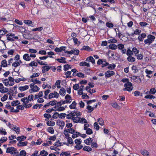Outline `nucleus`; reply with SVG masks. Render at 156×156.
<instances>
[{
    "mask_svg": "<svg viewBox=\"0 0 156 156\" xmlns=\"http://www.w3.org/2000/svg\"><path fill=\"white\" fill-rule=\"evenodd\" d=\"M59 93L60 95L65 96L66 94V90L63 87H62L60 90Z\"/></svg>",
    "mask_w": 156,
    "mask_h": 156,
    "instance_id": "9b49d317",
    "label": "nucleus"
},
{
    "mask_svg": "<svg viewBox=\"0 0 156 156\" xmlns=\"http://www.w3.org/2000/svg\"><path fill=\"white\" fill-rule=\"evenodd\" d=\"M83 50H87L88 51H90L91 48H90L88 46H83V48L82 49Z\"/></svg>",
    "mask_w": 156,
    "mask_h": 156,
    "instance_id": "5fc2aeb1",
    "label": "nucleus"
},
{
    "mask_svg": "<svg viewBox=\"0 0 156 156\" xmlns=\"http://www.w3.org/2000/svg\"><path fill=\"white\" fill-rule=\"evenodd\" d=\"M66 58L64 57H61V58H57L56 60L60 63H67L66 61H65Z\"/></svg>",
    "mask_w": 156,
    "mask_h": 156,
    "instance_id": "4468645a",
    "label": "nucleus"
},
{
    "mask_svg": "<svg viewBox=\"0 0 156 156\" xmlns=\"http://www.w3.org/2000/svg\"><path fill=\"white\" fill-rule=\"evenodd\" d=\"M3 83L5 86H7L9 84V80L7 79H5L3 80Z\"/></svg>",
    "mask_w": 156,
    "mask_h": 156,
    "instance_id": "bf43d9fd",
    "label": "nucleus"
},
{
    "mask_svg": "<svg viewBox=\"0 0 156 156\" xmlns=\"http://www.w3.org/2000/svg\"><path fill=\"white\" fill-rule=\"evenodd\" d=\"M108 66V68L110 70L113 69L116 67L114 63H112L110 65L109 64Z\"/></svg>",
    "mask_w": 156,
    "mask_h": 156,
    "instance_id": "cd10ccee",
    "label": "nucleus"
},
{
    "mask_svg": "<svg viewBox=\"0 0 156 156\" xmlns=\"http://www.w3.org/2000/svg\"><path fill=\"white\" fill-rule=\"evenodd\" d=\"M1 66L4 67L7 66V61L5 59L3 60L1 62Z\"/></svg>",
    "mask_w": 156,
    "mask_h": 156,
    "instance_id": "a878e982",
    "label": "nucleus"
},
{
    "mask_svg": "<svg viewBox=\"0 0 156 156\" xmlns=\"http://www.w3.org/2000/svg\"><path fill=\"white\" fill-rule=\"evenodd\" d=\"M66 138L67 139L68 142L69 143V144L73 145L74 144L73 140L71 137H69Z\"/></svg>",
    "mask_w": 156,
    "mask_h": 156,
    "instance_id": "a19ab883",
    "label": "nucleus"
},
{
    "mask_svg": "<svg viewBox=\"0 0 156 156\" xmlns=\"http://www.w3.org/2000/svg\"><path fill=\"white\" fill-rule=\"evenodd\" d=\"M61 144L62 143L59 142V140H58L54 143V145L58 147H60L62 145Z\"/></svg>",
    "mask_w": 156,
    "mask_h": 156,
    "instance_id": "4d7b16f0",
    "label": "nucleus"
},
{
    "mask_svg": "<svg viewBox=\"0 0 156 156\" xmlns=\"http://www.w3.org/2000/svg\"><path fill=\"white\" fill-rule=\"evenodd\" d=\"M23 58L24 60L26 61H29L31 60V58L29 55V54H24L23 55Z\"/></svg>",
    "mask_w": 156,
    "mask_h": 156,
    "instance_id": "9d476101",
    "label": "nucleus"
},
{
    "mask_svg": "<svg viewBox=\"0 0 156 156\" xmlns=\"http://www.w3.org/2000/svg\"><path fill=\"white\" fill-rule=\"evenodd\" d=\"M48 131L50 133L53 134L54 133V130L52 127H49L48 129Z\"/></svg>",
    "mask_w": 156,
    "mask_h": 156,
    "instance_id": "de8ad7c7",
    "label": "nucleus"
},
{
    "mask_svg": "<svg viewBox=\"0 0 156 156\" xmlns=\"http://www.w3.org/2000/svg\"><path fill=\"white\" fill-rule=\"evenodd\" d=\"M27 153L25 150L21 151L20 153V156H26Z\"/></svg>",
    "mask_w": 156,
    "mask_h": 156,
    "instance_id": "a18cd8bd",
    "label": "nucleus"
},
{
    "mask_svg": "<svg viewBox=\"0 0 156 156\" xmlns=\"http://www.w3.org/2000/svg\"><path fill=\"white\" fill-rule=\"evenodd\" d=\"M9 91L8 88L4 87L3 86L1 89H0V92L2 93L7 92Z\"/></svg>",
    "mask_w": 156,
    "mask_h": 156,
    "instance_id": "f3484780",
    "label": "nucleus"
},
{
    "mask_svg": "<svg viewBox=\"0 0 156 156\" xmlns=\"http://www.w3.org/2000/svg\"><path fill=\"white\" fill-rule=\"evenodd\" d=\"M48 154V153L45 150L41 151L40 154L42 156H47Z\"/></svg>",
    "mask_w": 156,
    "mask_h": 156,
    "instance_id": "c756f323",
    "label": "nucleus"
},
{
    "mask_svg": "<svg viewBox=\"0 0 156 156\" xmlns=\"http://www.w3.org/2000/svg\"><path fill=\"white\" fill-rule=\"evenodd\" d=\"M155 39V37L154 36L150 34L147 36V39L144 41V42L145 44H148L149 45H150Z\"/></svg>",
    "mask_w": 156,
    "mask_h": 156,
    "instance_id": "f257e3e1",
    "label": "nucleus"
},
{
    "mask_svg": "<svg viewBox=\"0 0 156 156\" xmlns=\"http://www.w3.org/2000/svg\"><path fill=\"white\" fill-rule=\"evenodd\" d=\"M57 101L56 100L52 101L49 102V104L51 106H54L55 105H56Z\"/></svg>",
    "mask_w": 156,
    "mask_h": 156,
    "instance_id": "603ef678",
    "label": "nucleus"
},
{
    "mask_svg": "<svg viewBox=\"0 0 156 156\" xmlns=\"http://www.w3.org/2000/svg\"><path fill=\"white\" fill-rule=\"evenodd\" d=\"M8 95L7 94H5L3 97L1 98V101H4L6 100L8 98Z\"/></svg>",
    "mask_w": 156,
    "mask_h": 156,
    "instance_id": "052dcab7",
    "label": "nucleus"
},
{
    "mask_svg": "<svg viewBox=\"0 0 156 156\" xmlns=\"http://www.w3.org/2000/svg\"><path fill=\"white\" fill-rule=\"evenodd\" d=\"M66 47L62 46L60 47L59 48L56 47L55 49V51L56 52L61 51H65Z\"/></svg>",
    "mask_w": 156,
    "mask_h": 156,
    "instance_id": "1a4fd4ad",
    "label": "nucleus"
},
{
    "mask_svg": "<svg viewBox=\"0 0 156 156\" xmlns=\"http://www.w3.org/2000/svg\"><path fill=\"white\" fill-rule=\"evenodd\" d=\"M142 154L144 156H148L149 155V153L148 151L146 150H144L142 152Z\"/></svg>",
    "mask_w": 156,
    "mask_h": 156,
    "instance_id": "ea45409f",
    "label": "nucleus"
},
{
    "mask_svg": "<svg viewBox=\"0 0 156 156\" xmlns=\"http://www.w3.org/2000/svg\"><path fill=\"white\" fill-rule=\"evenodd\" d=\"M50 90H47L44 92L45 96L44 98L45 99H48V95L50 92Z\"/></svg>",
    "mask_w": 156,
    "mask_h": 156,
    "instance_id": "c03bdc74",
    "label": "nucleus"
},
{
    "mask_svg": "<svg viewBox=\"0 0 156 156\" xmlns=\"http://www.w3.org/2000/svg\"><path fill=\"white\" fill-rule=\"evenodd\" d=\"M108 42L109 43H116L117 42V41L114 38L112 39L108 40Z\"/></svg>",
    "mask_w": 156,
    "mask_h": 156,
    "instance_id": "37998d69",
    "label": "nucleus"
},
{
    "mask_svg": "<svg viewBox=\"0 0 156 156\" xmlns=\"http://www.w3.org/2000/svg\"><path fill=\"white\" fill-rule=\"evenodd\" d=\"M145 98H155V97L151 95H147L145 96L144 97Z\"/></svg>",
    "mask_w": 156,
    "mask_h": 156,
    "instance_id": "0e129e2a",
    "label": "nucleus"
},
{
    "mask_svg": "<svg viewBox=\"0 0 156 156\" xmlns=\"http://www.w3.org/2000/svg\"><path fill=\"white\" fill-rule=\"evenodd\" d=\"M47 124L48 126H53L55 125V122L51 121H48L47 122Z\"/></svg>",
    "mask_w": 156,
    "mask_h": 156,
    "instance_id": "e433bc0d",
    "label": "nucleus"
},
{
    "mask_svg": "<svg viewBox=\"0 0 156 156\" xmlns=\"http://www.w3.org/2000/svg\"><path fill=\"white\" fill-rule=\"evenodd\" d=\"M29 86L28 85H25L24 86L20 87H19V89L21 91L26 90L29 88Z\"/></svg>",
    "mask_w": 156,
    "mask_h": 156,
    "instance_id": "ddd939ff",
    "label": "nucleus"
},
{
    "mask_svg": "<svg viewBox=\"0 0 156 156\" xmlns=\"http://www.w3.org/2000/svg\"><path fill=\"white\" fill-rule=\"evenodd\" d=\"M0 133L4 135L7 134V132L5 131V130L2 127L0 128Z\"/></svg>",
    "mask_w": 156,
    "mask_h": 156,
    "instance_id": "58836bf2",
    "label": "nucleus"
},
{
    "mask_svg": "<svg viewBox=\"0 0 156 156\" xmlns=\"http://www.w3.org/2000/svg\"><path fill=\"white\" fill-rule=\"evenodd\" d=\"M86 108L88 110V112L89 113L91 112L94 110V108H93L90 105H87Z\"/></svg>",
    "mask_w": 156,
    "mask_h": 156,
    "instance_id": "c85d7f7f",
    "label": "nucleus"
},
{
    "mask_svg": "<svg viewBox=\"0 0 156 156\" xmlns=\"http://www.w3.org/2000/svg\"><path fill=\"white\" fill-rule=\"evenodd\" d=\"M83 147V146L82 145H78L76 144V145L75 146V148H76L77 150H80Z\"/></svg>",
    "mask_w": 156,
    "mask_h": 156,
    "instance_id": "69168bd1",
    "label": "nucleus"
},
{
    "mask_svg": "<svg viewBox=\"0 0 156 156\" xmlns=\"http://www.w3.org/2000/svg\"><path fill=\"white\" fill-rule=\"evenodd\" d=\"M86 61L89 62H91L93 64L94 63L95 60L92 56H90L87 58Z\"/></svg>",
    "mask_w": 156,
    "mask_h": 156,
    "instance_id": "dca6fc26",
    "label": "nucleus"
},
{
    "mask_svg": "<svg viewBox=\"0 0 156 156\" xmlns=\"http://www.w3.org/2000/svg\"><path fill=\"white\" fill-rule=\"evenodd\" d=\"M52 66H45L42 67V73H45L48 70L52 67Z\"/></svg>",
    "mask_w": 156,
    "mask_h": 156,
    "instance_id": "39448f33",
    "label": "nucleus"
},
{
    "mask_svg": "<svg viewBox=\"0 0 156 156\" xmlns=\"http://www.w3.org/2000/svg\"><path fill=\"white\" fill-rule=\"evenodd\" d=\"M109 48L112 50H115L117 48V46L114 44H111L109 45Z\"/></svg>",
    "mask_w": 156,
    "mask_h": 156,
    "instance_id": "bb28decb",
    "label": "nucleus"
},
{
    "mask_svg": "<svg viewBox=\"0 0 156 156\" xmlns=\"http://www.w3.org/2000/svg\"><path fill=\"white\" fill-rule=\"evenodd\" d=\"M98 121L99 122V123L101 125H104V122L103 120L101 118H100L98 119Z\"/></svg>",
    "mask_w": 156,
    "mask_h": 156,
    "instance_id": "6e6d98bb",
    "label": "nucleus"
},
{
    "mask_svg": "<svg viewBox=\"0 0 156 156\" xmlns=\"http://www.w3.org/2000/svg\"><path fill=\"white\" fill-rule=\"evenodd\" d=\"M132 70L133 71L134 73H137L138 71V70L137 69V67L135 66H133L132 67Z\"/></svg>",
    "mask_w": 156,
    "mask_h": 156,
    "instance_id": "2f4dec72",
    "label": "nucleus"
},
{
    "mask_svg": "<svg viewBox=\"0 0 156 156\" xmlns=\"http://www.w3.org/2000/svg\"><path fill=\"white\" fill-rule=\"evenodd\" d=\"M82 140L81 139H76L75 140V142L76 144L80 145L81 143Z\"/></svg>",
    "mask_w": 156,
    "mask_h": 156,
    "instance_id": "79ce46f5",
    "label": "nucleus"
},
{
    "mask_svg": "<svg viewBox=\"0 0 156 156\" xmlns=\"http://www.w3.org/2000/svg\"><path fill=\"white\" fill-rule=\"evenodd\" d=\"M132 51L135 54H137L139 53V51L135 47L133 48Z\"/></svg>",
    "mask_w": 156,
    "mask_h": 156,
    "instance_id": "774afa93",
    "label": "nucleus"
},
{
    "mask_svg": "<svg viewBox=\"0 0 156 156\" xmlns=\"http://www.w3.org/2000/svg\"><path fill=\"white\" fill-rule=\"evenodd\" d=\"M146 34L145 33H142L140 35H139L138 37V39L141 41H143V39L146 37Z\"/></svg>",
    "mask_w": 156,
    "mask_h": 156,
    "instance_id": "0eeeda50",
    "label": "nucleus"
},
{
    "mask_svg": "<svg viewBox=\"0 0 156 156\" xmlns=\"http://www.w3.org/2000/svg\"><path fill=\"white\" fill-rule=\"evenodd\" d=\"M28 143L26 141L24 142H20L18 143L17 145L19 147H22L26 146L27 145Z\"/></svg>",
    "mask_w": 156,
    "mask_h": 156,
    "instance_id": "6ab92c4d",
    "label": "nucleus"
},
{
    "mask_svg": "<svg viewBox=\"0 0 156 156\" xmlns=\"http://www.w3.org/2000/svg\"><path fill=\"white\" fill-rule=\"evenodd\" d=\"M145 71L146 73L147 74V75H146V76L149 78H151V77L152 76H151L150 75L153 74V71L148 70L147 69H146L145 70Z\"/></svg>",
    "mask_w": 156,
    "mask_h": 156,
    "instance_id": "423d86ee",
    "label": "nucleus"
},
{
    "mask_svg": "<svg viewBox=\"0 0 156 156\" xmlns=\"http://www.w3.org/2000/svg\"><path fill=\"white\" fill-rule=\"evenodd\" d=\"M75 133V134H73L72 135V137L73 138H75L76 137H77L78 136H80V133L78 132H76Z\"/></svg>",
    "mask_w": 156,
    "mask_h": 156,
    "instance_id": "72a5a7b5",
    "label": "nucleus"
},
{
    "mask_svg": "<svg viewBox=\"0 0 156 156\" xmlns=\"http://www.w3.org/2000/svg\"><path fill=\"white\" fill-rule=\"evenodd\" d=\"M16 148L12 147H8L6 149V153H10L12 154V153H13V152L16 151Z\"/></svg>",
    "mask_w": 156,
    "mask_h": 156,
    "instance_id": "20e7f679",
    "label": "nucleus"
},
{
    "mask_svg": "<svg viewBox=\"0 0 156 156\" xmlns=\"http://www.w3.org/2000/svg\"><path fill=\"white\" fill-rule=\"evenodd\" d=\"M72 119L73 121L75 123H77L79 122H80V118L79 117H73Z\"/></svg>",
    "mask_w": 156,
    "mask_h": 156,
    "instance_id": "393cba45",
    "label": "nucleus"
},
{
    "mask_svg": "<svg viewBox=\"0 0 156 156\" xmlns=\"http://www.w3.org/2000/svg\"><path fill=\"white\" fill-rule=\"evenodd\" d=\"M40 90V88L38 87L37 86L35 85L32 89V91L33 92H37L39 91Z\"/></svg>",
    "mask_w": 156,
    "mask_h": 156,
    "instance_id": "c9c22d12",
    "label": "nucleus"
},
{
    "mask_svg": "<svg viewBox=\"0 0 156 156\" xmlns=\"http://www.w3.org/2000/svg\"><path fill=\"white\" fill-rule=\"evenodd\" d=\"M19 65L20 64L19 62L16 61H15L12 64V66L14 67L15 68L19 66Z\"/></svg>",
    "mask_w": 156,
    "mask_h": 156,
    "instance_id": "8fccbe9b",
    "label": "nucleus"
},
{
    "mask_svg": "<svg viewBox=\"0 0 156 156\" xmlns=\"http://www.w3.org/2000/svg\"><path fill=\"white\" fill-rule=\"evenodd\" d=\"M115 75V73L113 71L108 70L105 72V75L106 77L109 78Z\"/></svg>",
    "mask_w": 156,
    "mask_h": 156,
    "instance_id": "f03ea898",
    "label": "nucleus"
},
{
    "mask_svg": "<svg viewBox=\"0 0 156 156\" xmlns=\"http://www.w3.org/2000/svg\"><path fill=\"white\" fill-rule=\"evenodd\" d=\"M69 68H71V66L68 64H66L64 66V70L65 71L68 70Z\"/></svg>",
    "mask_w": 156,
    "mask_h": 156,
    "instance_id": "473e14b6",
    "label": "nucleus"
},
{
    "mask_svg": "<svg viewBox=\"0 0 156 156\" xmlns=\"http://www.w3.org/2000/svg\"><path fill=\"white\" fill-rule=\"evenodd\" d=\"M133 54L132 51H131L130 49H128L126 51V55L129 56H131Z\"/></svg>",
    "mask_w": 156,
    "mask_h": 156,
    "instance_id": "7c9ffc66",
    "label": "nucleus"
},
{
    "mask_svg": "<svg viewBox=\"0 0 156 156\" xmlns=\"http://www.w3.org/2000/svg\"><path fill=\"white\" fill-rule=\"evenodd\" d=\"M12 129H13L14 131H16L17 133H19L20 129L18 127L16 128V126H15L14 127H13Z\"/></svg>",
    "mask_w": 156,
    "mask_h": 156,
    "instance_id": "49530a36",
    "label": "nucleus"
},
{
    "mask_svg": "<svg viewBox=\"0 0 156 156\" xmlns=\"http://www.w3.org/2000/svg\"><path fill=\"white\" fill-rule=\"evenodd\" d=\"M20 102L18 100L14 101L11 102V105L12 106H15L20 104Z\"/></svg>",
    "mask_w": 156,
    "mask_h": 156,
    "instance_id": "2eb2a0df",
    "label": "nucleus"
},
{
    "mask_svg": "<svg viewBox=\"0 0 156 156\" xmlns=\"http://www.w3.org/2000/svg\"><path fill=\"white\" fill-rule=\"evenodd\" d=\"M42 106V104H36L33 106V108L34 109H37L38 108H40L41 107V106Z\"/></svg>",
    "mask_w": 156,
    "mask_h": 156,
    "instance_id": "09e8293b",
    "label": "nucleus"
},
{
    "mask_svg": "<svg viewBox=\"0 0 156 156\" xmlns=\"http://www.w3.org/2000/svg\"><path fill=\"white\" fill-rule=\"evenodd\" d=\"M80 66H86L87 67H90V64L89 63L85 62H82L80 63Z\"/></svg>",
    "mask_w": 156,
    "mask_h": 156,
    "instance_id": "a211bd4d",
    "label": "nucleus"
},
{
    "mask_svg": "<svg viewBox=\"0 0 156 156\" xmlns=\"http://www.w3.org/2000/svg\"><path fill=\"white\" fill-rule=\"evenodd\" d=\"M57 108H58L56 109L55 111H64L65 110V108L61 106Z\"/></svg>",
    "mask_w": 156,
    "mask_h": 156,
    "instance_id": "864d4df0",
    "label": "nucleus"
},
{
    "mask_svg": "<svg viewBox=\"0 0 156 156\" xmlns=\"http://www.w3.org/2000/svg\"><path fill=\"white\" fill-rule=\"evenodd\" d=\"M7 138L6 137H2L0 140V142L3 143L4 142L6 141L7 140Z\"/></svg>",
    "mask_w": 156,
    "mask_h": 156,
    "instance_id": "338daca9",
    "label": "nucleus"
},
{
    "mask_svg": "<svg viewBox=\"0 0 156 156\" xmlns=\"http://www.w3.org/2000/svg\"><path fill=\"white\" fill-rule=\"evenodd\" d=\"M86 130V133L87 134L90 135L93 133V131L92 130L88 128V129Z\"/></svg>",
    "mask_w": 156,
    "mask_h": 156,
    "instance_id": "3c124183",
    "label": "nucleus"
},
{
    "mask_svg": "<svg viewBox=\"0 0 156 156\" xmlns=\"http://www.w3.org/2000/svg\"><path fill=\"white\" fill-rule=\"evenodd\" d=\"M36 61L39 64L41 65H47L46 62H45L44 63H43V62L39 59H37L36 60Z\"/></svg>",
    "mask_w": 156,
    "mask_h": 156,
    "instance_id": "4c0bfd02",
    "label": "nucleus"
},
{
    "mask_svg": "<svg viewBox=\"0 0 156 156\" xmlns=\"http://www.w3.org/2000/svg\"><path fill=\"white\" fill-rule=\"evenodd\" d=\"M15 50L14 49H10L8 51V54L9 55H13L14 53L15 52Z\"/></svg>",
    "mask_w": 156,
    "mask_h": 156,
    "instance_id": "e2e57ef3",
    "label": "nucleus"
},
{
    "mask_svg": "<svg viewBox=\"0 0 156 156\" xmlns=\"http://www.w3.org/2000/svg\"><path fill=\"white\" fill-rule=\"evenodd\" d=\"M57 123L60 126L62 127V129L65 125V122L63 121H59V122H57Z\"/></svg>",
    "mask_w": 156,
    "mask_h": 156,
    "instance_id": "f704fd0d",
    "label": "nucleus"
},
{
    "mask_svg": "<svg viewBox=\"0 0 156 156\" xmlns=\"http://www.w3.org/2000/svg\"><path fill=\"white\" fill-rule=\"evenodd\" d=\"M26 138V137L24 136H18L16 138L17 140L20 142L24 140Z\"/></svg>",
    "mask_w": 156,
    "mask_h": 156,
    "instance_id": "f8f14e48",
    "label": "nucleus"
},
{
    "mask_svg": "<svg viewBox=\"0 0 156 156\" xmlns=\"http://www.w3.org/2000/svg\"><path fill=\"white\" fill-rule=\"evenodd\" d=\"M94 128L96 130H98L99 129V126L98 125V123L97 122H95L94 124Z\"/></svg>",
    "mask_w": 156,
    "mask_h": 156,
    "instance_id": "13d9d810",
    "label": "nucleus"
},
{
    "mask_svg": "<svg viewBox=\"0 0 156 156\" xmlns=\"http://www.w3.org/2000/svg\"><path fill=\"white\" fill-rule=\"evenodd\" d=\"M66 114L65 113H62L61 114H59L58 115V117L61 119H62L63 118H65Z\"/></svg>",
    "mask_w": 156,
    "mask_h": 156,
    "instance_id": "680f3d73",
    "label": "nucleus"
},
{
    "mask_svg": "<svg viewBox=\"0 0 156 156\" xmlns=\"http://www.w3.org/2000/svg\"><path fill=\"white\" fill-rule=\"evenodd\" d=\"M9 81L10 82L9 85L12 86L14 84V79L13 78L11 77H9Z\"/></svg>",
    "mask_w": 156,
    "mask_h": 156,
    "instance_id": "412c9836",
    "label": "nucleus"
},
{
    "mask_svg": "<svg viewBox=\"0 0 156 156\" xmlns=\"http://www.w3.org/2000/svg\"><path fill=\"white\" fill-rule=\"evenodd\" d=\"M77 105V103L75 101H73L72 104L69 106V107L71 109H75Z\"/></svg>",
    "mask_w": 156,
    "mask_h": 156,
    "instance_id": "4be33fe9",
    "label": "nucleus"
},
{
    "mask_svg": "<svg viewBox=\"0 0 156 156\" xmlns=\"http://www.w3.org/2000/svg\"><path fill=\"white\" fill-rule=\"evenodd\" d=\"M60 156H70V154L69 151L63 152L60 154Z\"/></svg>",
    "mask_w": 156,
    "mask_h": 156,
    "instance_id": "aec40b11",
    "label": "nucleus"
},
{
    "mask_svg": "<svg viewBox=\"0 0 156 156\" xmlns=\"http://www.w3.org/2000/svg\"><path fill=\"white\" fill-rule=\"evenodd\" d=\"M83 149V151L87 152H89L92 150V149L90 147L88 146H84Z\"/></svg>",
    "mask_w": 156,
    "mask_h": 156,
    "instance_id": "5701e85b",
    "label": "nucleus"
},
{
    "mask_svg": "<svg viewBox=\"0 0 156 156\" xmlns=\"http://www.w3.org/2000/svg\"><path fill=\"white\" fill-rule=\"evenodd\" d=\"M127 59L128 61L131 62H134L135 60V58L131 56H129L127 58Z\"/></svg>",
    "mask_w": 156,
    "mask_h": 156,
    "instance_id": "b1692460",
    "label": "nucleus"
},
{
    "mask_svg": "<svg viewBox=\"0 0 156 156\" xmlns=\"http://www.w3.org/2000/svg\"><path fill=\"white\" fill-rule=\"evenodd\" d=\"M59 96V94L57 92H55L54 93H50L49 95L48 98L50 99L53 98H58Z\"/></svg>",
    "mask_w": 156,
    "mask_h": 156,
    "instance_id": "7ed1b4c3",
    "label": "nucleus"
},
{
    "mask_svg": "<svg viewBox=\"0 0 156 156\" xmlns=\"http://www.w3.org/2000/svg\"><path fill=\"white\" fill-rule=\"evenodd\" d=\"M132 83L130 82L128 83H125L124 85V87H126L127 88L128 87V89H131V91L133 89V87H132Z\"/></svg>",
    "mask_w": 156,
    "mask_h": 156,
    "instance_id": "6e6552de",
    "label": "nucleus"
}]
</instances>
